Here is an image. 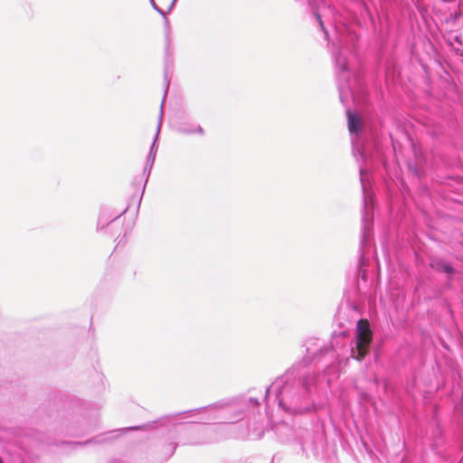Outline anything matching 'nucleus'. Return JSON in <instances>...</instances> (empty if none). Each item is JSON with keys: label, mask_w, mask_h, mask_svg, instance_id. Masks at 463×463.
<instances>
[{"label": "nucleus", "mask_w": 463, "mask_h": 463, "mask_svg": "<svg viewBox=\"0 0 463 463\" xmlns=\"http://www.w3.org/2000/svg\"><path fill=\"white\" fill-rule=\"evenodd\" d=\"M348 130L351 133H357L361 129V118L351 111L346 112Z\"/></svg>", "instance_id": "nucleus-2"}, {"label": "nucleus", "mask_w": 463, "mask_h": 463, "mask_svg": "<svg viewBox=\"0 0 463 463\" xmlns=\"http://www.w3.org/2000/svg\"><path fill=\"white\" fill-rule=\"evenodd\" d=\"M0 463H3L2 459L0 458Z\"/></svg>", "instance_id": "nucleus-4"}, {"label": "nucleus", "mask_w": 463, "mask_h": 463, "mask_svg": "<svg viewBox=\"0 0 463 463\" xmlns=\"http://www.w3.org/2000/svg\"><path fill=\"white\" fill-rule=\"evenodd\" d=\"M436 269L439 271H443V272H446L449 274H452L455 271L454 269L449 263H446V262L437 263Z\"/></svg>", "instance_id": "nucleus-3"}, {"label": "nucleus", "mask_w": 463, "mask_h": 463, "mask_svg": "<svg viewBox=\"0 0 463 463\" xmlns=\"http://www.w3.org/2000/svg\"><path fill=\"white\" fill-rule=\"evenodd\" d=\"M373 341V332L367 319H360L356 326V354L353 357L362 361L369 352V346Z\"/></svg>", "instance_id": "nucleus-1"}]
</instances>
